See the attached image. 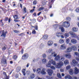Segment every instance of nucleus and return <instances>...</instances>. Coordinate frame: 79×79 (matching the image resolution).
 Instances as JSON below:
<instances>
[{"instance_id": "7c9ffc66", "label": "nucleus", "mask_w": 79, "mask_h": 79, "mask_svg": "<svg viewBox=\"0 0 79 79\" xmlns=\"http://www.w3.org/2000/svg\"><path fill=\"white\" fill-rule=\"evenodd\" d=\"M64 36L65 37L66 39L67 37H69V34L68 33H65L64 34Z\"/></svg>"}, {"instance_id": "0e129e2a", "label": "nucleus", "mask_w": 79, "mask_h": 79, "mask_svg": "<svg viewBox=\"0 0 79 79\" xmlns=\"http://www.w3.org/2000/svg\"><path fill=\"white\" fill-rule=\"evenodd\" d=\"M61 38H62V39H64V36L63 35H61L60 36Z\"/></svg>"}, {"instance_id": "7ed1b4c3", "label": "nucleus", "mask_w": 79, "mask_h": 79, "mask_svg": "<svg viewBox=\"0 0 79 79\" xmlns=\"http://www.w3.org/2000/svg\"><path fill=\"white\" fill-rule=\"evenodd\" d=\"M70 23L68 22H65L63 23V26L65 27H69Z\"/></svg>"}, {"instance_id": "c85d7f7f", "label": "nucleus", "mask_w": 79, "mask_h": 79, "mask_svg": "<svg viewBox=\"0 0 79 79\" xmlns=\"http://www.w3.org/2000/svg\"><path fill=\"white\" fill-rule=\"evenodd\" d=\"M13 17L15 19H18V15H15L13 16Z\"/></svg>"}, {"instance_id": "bb28decb", "label": "nucleus", "mask_w": 79, "mask_h": 79, "mask_svg": "<svg viewBox=\"0 0 79 79\" xmlns=\"http://www.w3.org/2000/svg\"><path fill=\"white\" fill-rule=\"evenodd\" d=\"M71 66L70 65H68L66 67V70H69V69H71Z\"/></svg>"}, {"instance_id": "6e6552de", "label": "nucleus", "mask_w": 79, "mask_h": 79, "mask_svg": "<svg viewBox=\"0 0 79 79\" xmlns=\"http://www.w3.org/2000/svg\"><path fill=\"white\" fill-rule=\"evenodd\" d=\"M74 73L75 74H77L78 73H79V70L77 68L75 67L74 68Z\"/></svg>"}, {"instance_id": "473e14b6", "label": "nucleus", "mask_w": 79, "mask_h": 79, "mask_svg": "<svg viewBox=\"0 0 79 79\" xmlns=\"http://www.w3.org/2000/svg\"><path fill=\"white\" fill-rule=\"evenodd\" d=\"M72 36V37H74V38H76V37H77V35L74 33H73Z\"/></svg>"}, {"instance_id": "c756f323", "label": "nucleus", "mask_w": 79, "mask_h": 79, "mask_svg": "<svg viewBox=\"0 0 79 79\" xmlns=\"http://www.w3.org/2000/svg\"><path fill=\"white\" fill-rule=\"evenodd\" d=\"M20 70H21V67H18L16 69V71L17 72H19L20 71Z\"/></svg>"}, {"instance_id": "de8ad7c7", "label": "nucleus", "mask_w": 79, "mask_h": 79, "mask_svg": "<svg viewBox=\"0 0 79 79\" xmlns=\"http://www.w3.org/2000/svg\"><path fill=\"white\" fill-rule=\"evenodd\" d=\"M43 58H46V54H43Z\"/></svg>"}, {"instance_id": "13d9d810", "label": "nucleus", "mask_w": 79, "mask_h": 79, "mask_svg": "<svg viewBox=\"0 0 79 79\" xmlns=\"http://www.w3.org/2000/svg\"><path fill=\"white\" fill-rule=\"evenodd\" d=\"M8 18H6L5 19V21H8Z\"/></svg>"}, {"instance_id": "6ab92c4d", "label": "nucleus", "mask_w": 79, "mask_h": 79, "mask_svg": "<svg viewBox=\"0 0 79 79\" xmlns=\"http://www.w3.org/2000/svg\"><path fill=\"white\" fill-rule=\"evenodd\" d=\"M72 62L73 64H74L75 66L77 65V63H78V62H77L76 60L74 59H73V60Z\"/></svg>"}, {"instance_id": "9b49d317", "label": "nucleus", "mask_w": 79, "mask_h": 79, "mask_svg": "<svg viewBox=\"0 0 79 79\" xmlns=\"http://www.w3.org/2000/svg\"><path fill=\"white\" fill-rule=\"evenodd\" d=\"M65 57L67 58H71V55L70 53H67L65 55Z\"/></svg>"}, {"instance_id": "69168bd1", "label": "nucleus", "mask_w": 79, "mask_h": 79, "mask_svg": "<svg viewBox=\"0 0 79 79\" xmlns=\"http://www.w3.org/2000/svg\"><path fill=\"white\" fill-rule=\"evenodd\" d=\"M41 13H42V12H40L39 13H38L37 14L38 16H39V15L41 14Z\"/></svg>"}, {"instance_id": "c03bdc74", "label": "nucleus", "mask_w": 79, "mask_h": 79, "mask_svg": "<svg viewBox=\"0 0 79 79\" xmlns=\"http://www.w3.org/2000/svg\"><path fill=\"white\" fill-rule=\"evenodd\" d=\"M17 57H18V56H17V55H15L13 57V58L14 60H16V58H17Z\"/></svg>"}, {"instance_id": "412c9836", "label": "nucleus", "mask_w": 79, "mask_h": 79, "mask_svg": "<svg viewBox=\"0 0 79 79\" xmlns=\"http://www.w3.org/2000/svg\"><path fill=\"white\" fill-rule=\"evenodd\" d=\"M3 75L5 76V79H8V76H7V75H6V73L5 72H3Z\"/></svg>"}, {"instance_id": "4d7b16f0", "label": "nucleus", "mask_w": 79, "mask_h": 79, "mask_svg": "<svg viewBox=\"0 0 79 79\" xmlns=\"http://www.w3.org/2000/svg\"><path fill=\"white\" fill-rule=\"evenodd\" d=\"M33 11H34V9H33L32 10H31L30 11V12L31 13H32Z\"/></svg>"}, {"instance_id": "423d86ee", "label": "nucleus", "mask_w": 79, "mask_h": 79, "mask_svg": "<svg viewBox=\"0 0 79 79\" xmlns=\"http://www.w3.org/2000/svg\"><path fill=\"white\" fill-rule=\"evenodd\" d=\"M49 64L53 65H56V62L53 60H51L48 62Z\"/></svg>"}, {"instance_id": "aec40b11", "label": "nucleus", "mask_w": 79, "mask_h": 79, "mask_svg": "<svg viewBox=\"0 0 79 79\" xmlns=\"http://www.w3.org/2000/svg\"><path fill=\"white\" fill-rule=\"evenodd\" d=\"M69 73L70 75H73L74 73V72L73 69H71L69 71Z\"/></svg>"}, {"instance_id": "a18cd8bd", "label": "nucleus", "mask_w": 79, "mask_h": 79, "mask_svg": "<svg viewBox=\"0 0 79 79\" xmlns=\"http://www.w3.org/2000/svg\"><path fill=\"white\" fill-rule=\"evenodd\" d=\"M66 19L68 21H70V20H71V18L69 17H67L66 18Z\"/></svg>"}, {"instance_id": "58836bf2", "label": "nucleus", "mask_w": 79, "mask_h": 79, "mask_svg": "<svg viewBox=\"0 0 79 79\" xmlns=\"http://www.w3.org/2000/svg\"><path fill=\"white\" fill-rule=\"evenodd\" d=\"M32 33L33 34H36V31H35V30L34 29L32 30Z\"/></svg>"}, {"instance_id": "09e8293b", "label": "nucleus", "mask_w": 79, "mask_h": 79, "mask_svg": "<svg viewBox=\"0 0 79 79\" xmlns=\"http://www.w3.org/2000/svg\"><path fill=\"white\" fill-rule=\"evenodd\" d=\"M33 71L34 73H35V72H36V68H33Z\"/></svg>"}, {"instance_id": "603ef678", "label": "nucleus", "mask_w": 79, "mask_h": 79, "mask_svg": "<svg viewBox=\"0 0 79 79\" xmlns=\"http://www.w3.org/2000/svg\"><path fill=\"white\" fill-rule=\"evenodd\" d=\"M37 3V2L35 1H34L33 2V4L34 5H36Z\"/></svg>"}, {"instance_id": "ddd939ff", "label": "nucleus", "mask_w": 79, "mask_h": 79, "mask_svg": "<svg viewBox=\"0 0 79 79\" xmlns=\"http://www.w3.org/2000/svg\"><path fill=\"white\" fill-rule=\"evenodd\" d=\"M64 64H65V65L69 64V62L68 60L66 59L64 61Z\"/></svg>"}, {"instance_id": "2f4dec72", "label": "nucleus", "mask_w": 79, "mask_h": 79, "mask_svg": "<svg viewBox=\"0 0 79 79\" xmlns=\"http://www.w3.org/2000/svg\"><path fill=\"white\" fill-rule=\"evenodd\" d=\"M59 42L60 44H63L64 43V40L62 39H61L59 40Z\"/></svg>"}, {"instance_id": "49530a36", "label": "nucleus", "mask_w": 79, "mask_h": 79, "mask_svg": "<svg viewBox=\"0 0 79 79\" xmlns=\"http://www.w3.org/2000/svg\"><path fill=\"white\" fill-rule=\"evenodd\" d=\"M60 32L57 33H56V36H57V37H60Z\"/></svg>"}, {"instance_id": "5701e85b", "label": "nucleus", "mask_w": 79, "mask_h": 79, "mask_svg": "<svg viewBox=\"0 0 79 79\" xmlns=\"http://www.w3.org/2000/svg\"><path fill=\"white\" fill-rule=\"evenodd\" d=\"M22 72L24 76H26V70H25V69H24L22 70Z\"/></svg>"}, {"instance_id": "79ce46f5", "label": "nucleus", "mask_w": 79, "mask_h": 79, "mask_svg": "<svg viewBox=\"0 0 79 79\" xmlns=\"http://www.w3.org/2000/svg\"><path fill=\"white\" fill-rule=\"evenodd\" d=\"M44 47V45L42 44H41L40 45V48H43Z\"/></svg>"}, {"instance_id": "cd10ccee", "label": "nucleus", "mask_w": 79, "mask_h": 79, "mask_svg": "<svg viewBox=\"0 0 79 79\" xmlns=\"http://www.w3.org/2000/svg\"><path fill=\"white\" fill-rule=\"evenodd\" d=\"M42 62L44 64L46 63V62H47V60L46 59H43L42 60Z\"/></svg>"}, {"instance_id": "338daca9", "label": "nucleus", "mask_w": 79, "mask_h": 79, "mask_svg": "<svg viewBox=\"0 0 79 79\" xmlns=\"http://www.w3.org/2000/svg\"><path fill=\"white\" fill-rule=\"evenodd\" d=\"M76 60L78 61H79V58H77L76 59Z\"/></svg>"}, {"instance_id": "c9c22d12", "label": "nucleus", "mask_w": 79, "mask_h": 79, "mask_svg": "<svg viewBox=\"0 0 79 79\" xmlns=\"http://www.w3.org/2000/svg\"><path fill=\"white\" fill-rule=\"evenodd\" d=\"M46 66L48 68H50L51 66V64H49V62H48V64H46Z\"/></svg>"}, {"instance_id": "dca6fc26", "label": "nucleus", "mask_w": 79, "mask_h": 79, "mask_svg": "<svg viewBox=\"0 0 79 79\" xmlns=\"http://www.w3.org/2000/svg\"><path fill=\"white\" fill-rule=\"evenodd\" d=\"M53 44V42L52 41H49L48 42V46H51Z\"/></svg>"}, {"instance_id": "4be33fe9", "label": "nucleus", "mask_w": 79, "mask_h": 79, "mask_svg": "<svg viewBox=\"0 0 79 79\" xmlns=\"http://www.w3.org/2000/svg\"><path fill=\"white\" fill-rule=\"evenodd\" d=\"M53 51V50L52 49H49L48 50L46 51V52L47 53H52Z\"/></svg>"}, {"instance_id": "f03ea898", "label": "nucleus", "mask_w": 79, "mask_h": 79, "mask_svg": "<svg viewBox=\"0 0 79 79\" xmlns=\"http://www.w3.org/2000/svg\"><path fill=\"white\" fill-rule=\"evenodd\" d=\"M36 72L38 74H41L42 75H45L46 74V72H45V69L43 68L42 70L38 68L36 70Z\"/></svg>"}, {"instance_id": "680f3d73", "label": "nucleus", "mask_w": 79, "mask_h": 79, "mask_svg": "<svg viewBox=\"0 0 79 79\" xmlns=\"http://www.w3.org/2000/svg\"><path fill=\"white\" fill-rule=\"evenodd\" d=\"M48 59H51L52 58V56H48Z\"/></svg>"}, {"instance_id": "37998d69", "label": "nucleus", "mask_w": 79, "mask_h": 79, "mask_svg": "<svg viewBox=\"0 0 79 79\" xmlns=\"http://www.w3.org/2000/svg\"><path fill=\"white\" fill-rule=\"evenodd\" d=\"M6 48V46H4L2 48V50H5Z\"/></svg>"}, {"instance_id": "0eeeda50", "label": "nucleus", "mask_w": 79, "mask_h": 79, "mask_svg": "<svg viewBox=\"0 0 79 79\" xmlns=\"http://www.w3.org/2000/svg\"><path fill=\"white\" fill-rule=\"evenodd\" d=\"M28 55L27 54H24L22 56V59L23 60H26V59H27V58H28Z\"/></svg>"}, {"instance_id": "f3484780", "label": "nucleus", "mask_w": 79, "mask_h": 79, "mask_svg": "<svg viewBox=\"0 0 79 79\" xmlns=\"http://www.w3.org/2000/svg\"><path fill=\"white\" fill-rule=\"evenodd\" d=\"M56 55H57V54L55 52H53L51 53V56H52L55 57V56H56Z\"/></svg>"}, {"instance_id": "774afa93", "label": "nucleus", "mask_w": 79, "mask_h": 79, "mask_svg": "<svg viewBox=\"0 0 79 79\" xmlns=\"http://www.w3.org/2000/svg\"><path fill=\"white\" fill-rule=\"evenodd\" d=\"M73 79H78L77 77H73Z\"/></svg>"}, {"instance_id": "3c124183", "label": "nucleus", "mask_w": 79, "mask_h": 79, "mask_svg": "<svg viewBox=\"0 0 79 79\" xmlns=\"http://www.w3.org/2000/svg\"><path fill=\"white\" fill-rule=\"evenodd\" d=\"M6 60L4 59L3 60V63L4 64H6Z\"/></svg>"}, {"instance_id": "f704fd0d", "label": "nucleus", "mask_w": 79, "mask_h": 79, "mask_svg": "<svg viewBox=\"0 0 79 79\" xmlns=\"http://www.w3.org/2000/svg\"><path fill=\"white\" fill-rule=\"evenodd\" d=\"M44 7H40L38 10V11H42V10H44Z\"/></svg>"}, {"instance_id": "20e7f679", "label": "nucleus", "mask_w": 79, "mask_h": 79, "mask_svg": "<svg viewBox=\"0 0 79 79\" xmlns=\"http://www.w3.org/2000/svg\"><path fill=\"white\" fill-rule=\"evenodd\" d=\"M0 33L2 32V35H1V37H5L6 36V34L7 33V31L5 32V31L2 30V31H0Z\"/></svg>"}, {"instance_id": "a878e982", "label": "nucleus", "mask_w": 79, "mask_h": 79, "mask_svg": "<svg viewBox=\"0 0 79 79\" xmlns=\"http://www.w3.org/2000/svg\"><path fill=\"white\" fill-rule=\"evenodd\" d=\"M57 76L58 78H59V79H61V77H62L61 76V74H60V73H57Z\"/></svg>"}, {"instance_id": "4c0bfd02", "label": "nucleus", "mask_w": 79, "mask_h": 79, "mask_svg": "<svg viewBox=\"0 0 79 79\" xmlns=\"http://www.w3.org/2000/svg\"><path fill=\"white\" fill-rule=\"evenodd\" d=\"M50 68L52 69H55V67L53 66H50Z\"/></svg>"}, {"instance_id": "9d476101", "label": "nucleus", "mask_w": 79, "mask_h": 79, "mask_svg": "<svg viewBox=\"0 0 79 79\" xmlns=\"http://www.w3.org/2000/svg\"><path fill=\"white\" fill-rule=\"evenodd\" d=\"M60 48L62 50H64L66 49V45H65L64 44L61 45L60 47Z\"/></svg>"}, {"instance_id": "e433bc0d", "label": "nucleus", "mask_w": 79, "mask_h": 79, "mask_svg": "<svg viewBox=\"0 0 79 79\" xmlns=\"http://www.w3.org/2000/svg\"><path fill=\"white\" fill-rule=\"evenodd\" d=\"M74 55H76V56H79V54L77 52H74Z\"/></svg>"}, {"instance_id": "72a5a7b5", "label": "nucleus", "mask_w": 79, "mask_h": 79, "mask_svg": "<svg viewBox=\"0 0 79 79\" xmlns=\"http://www.w3.org/2000/svg\"><path fill=\"white\" fill-rule=\"evenodd\" d=\"M60 28L62 32H64V29L63 27H60Z\"/></svg>"}, {"instance_id": "b1692460", "label": "nucleus", "mask_w": 79, "mask_h": 79, "mask_svg": "<svg viewBox=\"0 0 79 79\" xmlns=\"http://www.w3.org/2000/svg\"><path fill=\"white\" fill-rule=\"evenodd\" d=\"M77 30H78V29H77V28L76 27H74L72 28V31L73 32H77Z\"/></svg>"}, {"instance_id": "4468645a", "label": "nucleus", "mask_w": 79, "mask_h": 79, "mask_svg": "<svg viewBox=\"0 0 79 79\" xmlns=\"http://www.w3.org/2000/svg\"><path fill=\"white\" fill-rule=\"evenodd\" d=\"M72 50L74 51H76L77 50V47L75 46H72L71 47Z\"/></svg>"}, {"instance_id": "5fc2aeb1", "label": "nucleus", "mask_w": 79, "mask_h": 79, "mask_svg": "<svg viewBox=\"0 0 79 79\" xmlns=\"http://www.w3.org/2000/svg\"><path fill=\"white\" fill-rule=\"evenodd\" d=\"M14 32L15 33H18V32H19V31H18L17 30H14Z\"/></svg>"}, {"instance_id": "f8f14e48", "label": "nucleus", "mask_w": 79, "mask_h": 79, "mask_svg": "<svg viewBox=\"0 0 79 79\" xmlns=\"http://www.w3.org/2000/svg\"><path fill=\"white\" fill-rule=\"evenodd\" d=\"M71 51H72L71 48L69 47L67 48L66 51H65V53H66V52H68L69 53V52H71Z\"/></svg>"}, {"instance_id": "864d4df0", "label": "nucleus", "mask_w": 79, "mask_h": 79, "mask_svg": "<svg viewBox=\"0 0 79 79\" xmlns=\"http://www.w3.org/2000/svg\"><path fill=\"white\" fill-rule=\"evenodd\" d=\"M53 27H54V28H56V27H58V26H57V25H56V24L54 25L53 26Z\"/></svg>"}, {"instance_id": "052dcab7", "label": "nucleus", "mask_w": 79, "mask_h": 79, "mask_svg": "<svg viewBox=\"0 0 79 79\" xmlns=\"http://www.w3.org/2000/svg\"><path fill=\"white\" fill-rule=\"evenodd\" d=\"M15 78H18V75H16L15 76Z\"/></svg>"}, {"instance_id": "bf43d9fd", "label": "nucleus", "mask_w": 79, "mask_h": 79, "mask_svg": "<svg viewBox=\"0 0 79 79\" xmlns=\"http://www.w3.org/2000/svg\"><path fill=\"white\" fill-rule=\"evenodd\" d=\"M17 19H15L14 21H15V22H18L19 21V20H16Z\"/></svg>"}, {"instance_id": "a19ab883", "label": "nucleus", "mask_w": 79, "mask_h": 79, "mask_svg": "<svg viewBox=\"0 0 79 79\" xmlns=\"http://www.w3.org/2000/svg\"><path fill=\"white\" fill-rule=\"evenodd\" d=\"M69 34H70V35H72V36L73 35L74 33L72 31H71L69 32Z\"/></svg>"}, {"instance_id": "39448f33", "label": "nucleus", "mask_w": 79, "mask_h": 79, "mask_svg": "<svg viewBox=\"0 0 79 79\" xmlns=\"http://www.w3.org/2000/svg\"><path fill=\"white\" fill-rule=\"evenodd\" d=\"M47 72L49 76H52V74H53V71L52 70L50 69H48L47 70Z\"/></svg>"}, {"instance_id": "a211bd4d", "label": "nucleus", "mask_w": 79, "mask_h": 79, "mask_svg": "<svg viewBox=\"0 0 79 79\" xmlns=\"http://www.w3.org/2000/svg\"><path fill=\"white\" fill-rule=\"evenodd\" d=\"M35 77V74H31V76L28 77V79H32Z\"/></svg>"}, {"instance_id": "393cba45", "label": "nucleus", "mask_w": 79, "mask_h": 79, "mask_svg": "<svg viewBox=\"0 0 79 79\" xmlns=\"http://www.w3.org/2000/svg\"><path fill=\"white\" fill-rule=\"evenodd\" d=\"M43 38L44 39H48V35H44L43 36Z\"/></svg>"}, {"instance_id": "1a4fd4ad", "label": "nucleus", "mask_w": 79, "mask_h": 79, "mask_svg": "<svg viewBox=\"0 0 79 79\" xmlns=\"http://www.w3.org/2000/svg\"><path fill=\"white\" fill-rule=\"evenodd\" d=\"M64 78L65 79H73V77L69 75H67V76H65Z\"/></svg>"}, {"instance_id": "2eb2a0df", "label": "nucleus", "mask_w": 79, "mask_h": 79, "mask_svg": "<svg viewBox=\"0 0 79 79\" xmlns=\"http://www.w3.org/2000/svg\"><path fill=\"white\" fill-rule=\"evenodd\" d=\"M71 42L72 44H75L77 43V40L75 39H72L71 40Z\"/></svg>"}, {"instance_id": "f257e3e1", "label": "nucleus", "mask_w": 79, "mask_h": 79, "mask_svg": "<svg viewBox=\"0 0 79 79\" xmlns=\"http://www.w3.org/2000/svg\"><path fill=\"white\" fill-rule=\"evenodd\" d=\"M55 60L57 61H60L56 64L55 67L56 68H60L62 66H63L64 63L62 61L64 60V57L63 56H60L58 55L55 58Z\"/></svg>"}, {"instance_id": "6e6d98bb", "label": "nucleus", "mask_w": 79, "mask_h": 79, "mask_svg": "<svg viewBox=\"0 0 79 79\" xmlns=\"http://www.w3.org/2000/svg\"><path fill=\"white\" fill-rule=\"evenodd\" d=\"M35 30H37L38 28L37 27V26H35Z\"/></svg>"}, {"instance_id": "ea45409f", "label": "nucleus", "mask_w": 79, "mask_h": 79, "mask_svg": "<svg viewBox=\"0 0 79 79\" xmlns=\"http://www.w3.org/2000/svg\"><path fill=\"white\" fill-rule=\"evenodd\" d=\"M66 42L67 44H68V43H69V39L67 38L66 40Z\"/></svg>"}, {"instance_id": "8fccbe9b", "label": "nucleus", "mask_w": 79, "mask_h": 79, "mask_svg": "<svg viewBox=\"0 0 79 79\" xmlns=\"http://www.w3.org/2000/svg\"><path fill=\"white\" fill-rule=\"evenodd\" d=\"M23 11L25 13L26 12V8L24 7V9H23Z\"/></svg>"}, {"instance_id": "e2e57ef3", "label": "nucleus", "mask_w": 79, "mask_h": 79, "mask_svg": "<svg viewBox=\"0 0 79 79\" xmlns=\"http://www.w3.org/2000/svg\"><path fill=\"white\" fill-rule=\"evenodd\" d=\"M60 72H64V70L63 69H61L60 70Z\"/></svg>"}]
</instances>
